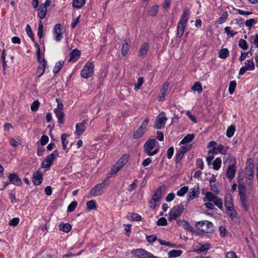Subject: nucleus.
<instances>
[{"label": "nucleus", "instance_id": "f257e3e1", "mask_svg": "<svg viewBox=\"0 0 258 258\" xmlns=\"http://www.w3.org/2000/svg\"><path fill=\"white\" fill-rule=\"evenodd\" d=\"M188 18L189 11L187 9H184L182 15L177 24L176 33L177 37L181 38L183 35Z\"/></svg>", "mask_w": 258, "mask_h": 258}, {"label": "nucleus", "instance_id": "f03ea898", "mask_svg": "<svg viewBox=\"0 0 258 258\" xmlns=\"http://www.w3.org/2000/svg\"><path fill=\"white\" fill-rule=\"evenodd\" d=\"M157 141L155 139L148 140L144 145V152L149 156H153L159 152V149L155 148Z\"/></svg>", "mask_w": 258, "mask_h": 258}, {"label": "nucleus", "instance_id": "7ed1b4c3", "mask_svg": "<svg viewBox=\"0 0 258 258\" xmlns=\"http://www.w3.org/2000/svg\"><path fill=\"white\" fill-rule=\"evenodd\" d=\"M238 194L240 198V201L241 203L242 207L245 211L248 209V206L246 203V200L248 198L250 191H248L245 186L243 183H239L238 185Z\"/></svg>", "mask_w": 258, "mask_h": 258}, {"label": "nucleus", "instance_id": "20e7f679", "mask_svg": "<svg viewBox=\"0 0 258 258\" xmlns=\"http://www.w3.org/2000/svg\"><path fill=\"white\" fill-rule=\"evenodd\" d=\"M163 191L162 187H159L154 192L151 200L148 203V207L151 209H155L159 206V202L163 197Z\"/></svg>", "mask_w": 258, "mask_h": 258}, {"label": "nucleus", "instance_id": "39448f33", "mask_svg": "<svg viewBox=\"0 0 258 258\" xmlns=\"http://www.w3.org/2000/svg\"><path fill=\"white\" fill-rule=\"evenodd\" d=\"M195 226L200 231L204 233H211L213 230V224L208 221H202L196 223Z\"/></svg>", "mask_w": 258, "mask_h": 258}, {"label": "nucleus", "instance_id": "423d86ee", "mask_svg": "<svg viewBox=\"0 0 258 258\" xmlns=\"http://www.w3.org/2000/svg\"><path fill=\"white\" fill-rule=\"evenodd\" d=\"M94 68L93 62H87L81 71V76L84 79L90 78L94 74Z\"/></svg>", "mask_w": 258, "mask_h": 258}, {"label": "nucleus", "instance_id": "0eeeda50", "mask_svg": "<svg viewBox=\"0 0 258 258\" xmlns=\"http://www.w3.org/2000/svg\"><path fill=\"white\" fill-rule=\"evenodd\" d=\"M184 207L182 204L174 206L169 213L168 220L171 221L179 217L183 213Z\"/></svg>", "mask_w": 258, "mask_h": 258}, {"label": "nucleus", "instance_id": "6e6552de", "mask_svg": "<svg viewBox=\"0 0 258 258\" xmlns=\"http://www.w3.org/2000/svg\"><path fill=\"white\" fill-rule=\"evenodd\" d=\"M149 122V119L147 117L142 122L141 125L135 132L133 135L134 138H139L144 134V133L147 131Z\"/></svg>", "mask_w": 258, "mask_h": 258}, {"label": "nucleus", "instance_id": "1a4fd4ad", "mask_svg": "<svg viewBox=\"0 0 258 258\" xmlns=\"http://www.w3.org/2000/svg\"><path fill=\"white\" fill-rule=\"evenodd\" d=\"M57 150L54 151L51 154L47 156L41 164V167L43 168H50L53 161L58 156Z\"/></svg>", "mask_w": 258, "mask_h": 258}, {"label": "nucleus", "instance_id": "9d476101", "mask_svg": "<svg viewBox=\"0 0 258 258\" xmlns=\"http://www.w3.org/2000/svg\"><path fill=\"white\" fill-rule=\"evenodd\" d=\"M219 153L222 155H224V157L223 158L224 164H225L228 160H231L232 159H234V162H235V160L230 154L227 153L229 147L228 146H224L222 144L218 145L217 148Z\"/></svg>", "mask_w": 258, "mask_h": 258}, {"label": "nucleus", "instance_id": "9b49d317", "mask_svg": "<svg viewBox=\"0 0 258 258\" xmlns=\"http://www.w3.org/2000/svg\"><path fill=\"white\" fill-rule=\"evenodd\" d=\"M167 120L165 113L164 112H161L156 118L154 127L157 129H161L164 126Z\"/></svg>", "mask_w": 258, "mask_h": 258}, {"label": "nucleus", "instance_id": "f8f14e48", "mask_svg": "<svg viewBox=\"0 0 258 258\" xmlns=\"http://www.w3.org/2000/svg\"><path fill=\"white\" fill-rule=\"evenodd\" d=\"M106 186V180H104L102 182L96 184L90 191V194L93 196H97L101 194L102 190Z\"/></svg>", "mask_w": 258, "mask_h": 258}, {"label": "nucleus", "instance_id": "ddd939ff", "mask_svg": "<svg viewBox=\"0 0 258 258\" xmlns=\"http://www.w3.org/2000/svg\"><path fill=\"white\" fill-rule=\"evenodd\" d=\"M63 27L60 24H56L53 29V35L55 40L59 42L63 38Z\"/></svg>", "mask_w": 258, "mask_h": 258}, {"label": "nucleus", "instance_id": "4468645a", "mask_svg": "<svg viewBox=\"0 0 258 258\" xmlns=\"http://www.w3.org/2000/svg\"><path fill=\"white\" fill-rule=\"evenodd\" d=\"M189 150V148L187 147L182 146L180 147L175 155V162L176 163L179 162L184 154Z\"/></svg>", "mask_w": 258, "mask_h": 258}, {"label": "nucleus", "instance_id": "2eb2a0df", "mask_svg": "<svg viewBox=\"0 0 258 258\" xmlns=\"http://www.w3.org/2000/svg\"><path fill=\"white\" fill-rule=\"evenodd\" d=\"M10 182L17 186H20L22 184V182L17 174L15 173L10 174L9 176Z\"/></svg>", "mask_w": 258, "mask_h": 258}, {"label": "nucleus", "instance_id": "dca6fc26", "mask_svg": "<svg viewBox=\"0 0 258 258\" xmlns=\"http://www.w3.org/2000/svg\"><path fill=\"white\" fill-rule=\"evenodd\" d=\"M235 164L234 163L228 166L226 172V176L229 179L232 180L235 177Z\"/></svg>", "mask_w": 258, "mask_h": 258}, {"label": "nucleus", "instance_id": "f3484780", "mask_svg": "<svg viewBox=\"0 0 258 258\" xmlns=\"http://www.w3.org/2000/svg\"><path fill=\"white\" fill-rule=\"evenodd\" d=\"M42 180V174L40 171H37L33 173L32 181L34 185H40L41 183Z\"/></svg>", "mask_w": 258, "mask_h": 258}, {"label": "nucleus", "instance_id": "a211bd4d", "mask_svg": "<svg viewBox=\"0 0 258 258\" xmlns=\"http://www.w3.org/2000/svg\"><path fill=\"white\" fill-rule=\"evenodd\" d=\"M85 124H86L85 120H83V122L76 124L75 134L77 136H81L84 132L86 129Z\"/></svg>", "mask_w": 258, "mask_h": 258}, {"label": "nucleus", "instance_id": "6ab92c4d", "mask_svg": "<svg viewBox=\"0 0 258 258\" xmlns=\"http://www.w3.org/2000/svg\"><path fill=\"white\" fill-rule=\"evenodd\" d=\"M200 194V191L198 186H195L190 189L188 193L187 200L191 201L196 198H198Z\"/></svg>", "mask_w": 258, "mask_h": 258}, {"label": "nucleus", "instance_id": "aec40b11", "mask_svg": "<svg viewBox=\"0 0 258 258\" xmlns=\"http://www.w3.org/2000/svg\"><path fill=\"white\" fill-rule=\"evenodd\" d=\"M169 84L168 82H165L163 84L161 90V94L158 97V101H161L165 99V96L167 93L169 88Z\"/></svg>", "mask_w": 258, "mask_h": 258}, {"label": "nucleus", "instance_id": "412c9836", "mask_svg": "<svg viewBox=\"0 0 258 258\" xmlns=\"http://www.w3.org/2000/svg\"><path fill=\"white\" fill-rule=\"evenodd\" d=\"M149 50V44L147 42L144 43L139 51V56L145 57Z\"/></svg>", "mask_w": 258, "mask_h": 258}, {"label": "nucleus", "instance_id": "4be33fe9", "mask_svg": "<svg viewBox=\"0 0 258 258\" xmlns=\"http://www.w3.org/2000/svg\"><path fill=\"white\" fill-rule=\"evenodd\" d=\"M224 205L226 209L234 207L233 198L230 194H227L225 197Z\"/></svg>", "mask_w": 258, "mask_h": 258}, {"label": "nucleus", "instance_id": "5701e85b", "mask_svg": "<svg viewBox=\"0 0 258 258\" xmlns=\"http://www.w3.org/2000/svg\"><path fill=\"white\" fill-rule=\"evenodd\" d=\"M42 64L38 67L37 71L36 72V75L38 77H40L44 73L45 71V68L47 63V61L45 59L42 60Z\"/></svg>", "mask_w": 258, "mask_h": 258}, {"label": "nucleus", "instance_id": "b1692460", "mask_svg": "<svg viewBox=\"0 0 258 258\" xmlns=\"http://www.w3.org/2000/svg\"><path fill=\"white\" fill-rule=\"evenodd\" d=\"M127 218L130 221H140L142 220V217L139 214L134 213H128Z\"/></svg>", "mask_w": 258, "mask_h": 258}, {"label": "nucleus", "instance_id": "393cba45", "mask_svg": "<svg viewBox=\"0 0 258 258\" xmlns=\"http://www.w3.org/2000/svg\"><path fill=\"white\" fill-rule=\"evenodd\" d=\"M130 48V44L127 40H124L122 43V48H121V54L123 56H125Z\"/></svg>", "mask_w": 258, "mask_h": 258}, {"label": "nucleus", "instance_id": "a878e982", "mask_svg": "<svg viewBox=\"0 0 258 258\" xmlns=\"http://www.w3.org/2000/svg\"><path fill=\"white\" fill-rule=\"evenodd\" d=\"M128 159V155L127 154L123 155L116 162L117 166L122 168L123 166L127 163Z\"/></svg>", "mask_w": 258, "mask_h": 258}, {"label": "nucleus", "instance_id": "bb28decb", "mask_svg": "<svg viewBox=\"0 0 258 258\" xmlns=\"http://www.w3.org/2000/svg\"><path fill=\"white\" fill-rule=\"evenodd\" d=\"M47 8L45 7V6L40 5L39 8L38 9V16L41 19H44L47 13Z\"/></svg>", "mask_w": 258, "mask_h": 258}, {"label": "nucleus", "instance_id": "cd10ccee", "mask_svg": "<svg viewBox=\"0 0 258 258\" xmlns=\"http://www.w3.org/2000/svg\"><path fill=\"white\" fill-rule=\"evenodd\" d=\"M56 117L57 118L58 122L59 124H63L64 122V114L63 111L54 110Z\"/></svg>", "mask_w": 258, "mask_h": 258}, {"label": "nucleus", "instance_id": "c85d7f7f", "mask_svg": "<svg viewBox=\"0 0 258 258\" xmlns=\"http://www.w3.org/2000/svg\"><path fill=\"white\" fill-rule=\"evenodd\" d=\"M59 228L60 230L68 233L70 232L72 229V226L70 224L67 223H60L59 224Z\"/></svg>", "mask_w": 258, "mask_h": 258}, {"label": "nucleus", "instance_id": "c756f323", "mask_svg": "<svg viewBox=\"0 0 258 258\" xmlns=\"http://www.w3.org/2000/svg\"><path fill=\"white\" fill-rule=\"evenodd\" d=\"M217 198V196H215L211 192L207 191L205 194V197L204 198L203 201L204 202H214Z\"/></svg>", "mask_w": 258, "mask_h": 258}, {"label": "nucleus", "instance_id": "7c9ffc66", "mask_svg": "<svg viewBox=\"0 0 258 258\" xmlns=\"http://www.w3.org/2000/svg\"><path fill=\"white\" fill-rule=\"evenodd\" d=\"M86 3V0H73L72 7L76 9L82 8Z\"/></svg>", "mask_w": 258, "mask_h": 258}, {"label": "nucleus", "instance_id": "2f4dec72", "mask_svg": "<svg viewBox=\"0 0 258 258\" xmlns=\"http://www.w3.org/2000/svg\"><path fill=\"white\" fill-rule=\"evenodd\" d=\"M179 225L181 226L184 229L190 232H193L194 231L193 227H191L189 223L186 221L182 220L180 222Z\"/></svg>", "mask_w": 258, "mask_h": 258}, {"label": "nucleus", "instance_id": "473e14b6", "mask_svg": "<svg viewBox=\"0 0 258 258\" xmlns=\"http://www.w3.org/2000/svg\"><path fill=\"white\" fill-rule=\"evenodd\" d=\"M199 247L197 250L201 252H204L208 251L211 247V245L208 243L205 244L199 243Z\"/></svg>", "mask_w": 258, "mask_h": 258}, {"label": "nucleus", "instance_id": "72a5a7b5", "mask_svg": "<svg viewBox=\"0 0 258 258\" xmlns=\"http://www.w3.org/2000/svg\"><path fill=\"white\" fill-rule=\"evenodd\" d=\"M194 137L195 136L193 134H188L180 141V144L188 143L194 139Z\"/></svg>", "mask_w": 258, "mask_h": 258}, {"label": "nucleus", "instance_id": "f704fd0d", "mask_svg": "<svg viewBox=\"0 0 258 258\" xmlns=\"http://www.w3.org/2000/svg\"><path fill=\"white\" fill-rule=\"evenodd\" d=\"M69 137V135L67 134H63L61 136V139L62 141V147L63 150H66L67 145L69 143V141L67 140V138Z\"/></svg>", "mask_w": 258, "mask_h": 258}, {"label": "nucleus", "instance_id": "c9c22d12", "mask_svg": "<svg viewBox=\"0 0 258 258\" xmlns=\"http://www.w3.org/2000/svg\"><path fill=\"white\" fill-rule=\"evenodd\" d=\"M226 210H227V213L228 215V216L230 217V218L232 220H233L234 219L237 215V212L234 209V207H232V208L226 209Z\"/></svg>", "mask_w": 258, "mask_h": 258}, {"label": "nucleus", "instance_id": "e433bc0d", "mask_svg": "<svg viewBox=\"0 0 258 258\" xmlns=\"http://www.w3.org/2000/svg\"><path fill=\"white\" fill-rule=\"evenodd\" d=\"M221 159L220 158H216L213 162V168L215 170H218L220 169L221 166Z\"/></svg>", "mask_w": 258, "mask_h": 258}, {"label": "nucleus", "instance_id": "4c0bfd02", "mask_svg": "<svg viewBox=\"0 0 258 258\" xmlns=\"http://www.w3.org/2000/svg\"><path fill=\"white\" fill-rule=\"evenodd\" d=\"M191 89L195 92L201 93L203 91V88L200 83L199 82H195L191 88Z\"/></svg>", "mask_w": 258, "mask_h": 258}, {"label": "nucleus", "instance_id": "58836bf2", "mask_svg": "<svg viewBox=\"0 0 258 258\" xmlns=\"http://www.w3.org/2000/svg\"><path fill=\"white\" fill-rule=\"evenodd\" d=\"M229 55V50L227 48H223L220 50L219 57L222 59L226 58Z\"/></svg>", "mask_w": 258, "mask_h": 258}, {"label": "nucleus", "instance_id": "ea45409f", "mask_svg": "<svg viewBox=\"0 0 258 258\" xmlns=\"http://www.w3.org/2000/svg\"><path fill=\"white\" fill-rule=\"evenodd\" d=\"M244 64L245 67L249 71H253L255 68L254 63L252 59L246 60Z\"/></svg>", "mask_w": 258, "mask_h": 258}, {"label": "nucleus", "instance_id": "a19ab883", "mask_svg": "<svg viewBox=\"0 0 258 258\" xmlns=\"http://www.w3.org/2000/svg\"><path fill=\"white\" fill-rule=\"evenodd\" d=\"M224 31L228 37H233L237 34V32L231 30L230 27L227 26L224 28Z\"/></svg>", "mask_w": 258, "mask_h": 258}, {"label": "nucleus", "instance_id": "79ce46f5", "mask_svg": "<svg viewBox=\"0 0 258 258\" xmlns=\"http://www.w3.org/2000/svg\"><path fill=\"white\" fill-rule=\"evenodd\" d=\"M182 251L180 250H172L168 252V256L169 257H175L180 256L181 254Z\"/></svg>", "mask_w": 258, "mask_h": 258}, {"label": "nucleus", "instance_id": "37998d69", "mask_svg": "<svg viewBox=\"0 0 258 258\" xmlns=\"http://www.w3.org/2000/svg\"><path fill=\"white\" fill-rule=\"evenodd\" d=\"M70 61L75 59L76 57H79L80 55V51L76 49H74L70 53Z\"/></svg>", "mask_w": 258, "mask_h": 258}, {"label": "nucleus", "instance_id": "c03bdc74", "mask_svg": "<svg viewBox=\"0 0 258 258\" xmlns=\"http://www.w3.org/2000/svg\"><path fill=\"white\" fill-rule=\"evenodd\" d=\"M63 64H64L63 61L60 60L58 62H56V63L55 64V65L53 68V72L55 74L58 73L59 72V71L61 70V69L62 68Z\"/></svg>", "mask_w": 258, "mask_h": 258}, {"label": "nucleus", "instance_id": "a18cd8bd", "mask_svg": "<svg viewBox=\"0 0 258 258\" xmlns=\"http://www.w3.org/2000/svg\"><path fill=\"white\" fill-rule=\"evenodd\" d=\"M10 143L11 145L14 147H17L20 145L22 144V141L19 138L15 139L14 138H11L10 140Z\"/></svg>", "mask_w": 258, "mask_h": 258}, {"label": "nucleus", "instance_id": "49530a36", "mask_svg": "<svg viewBox=\"0 0 258 258\" xmlns=\"http://www.w3.org/2000/svg\"><path fill=\"white\" fill-rule=\"evenodd\" d=\"M188 187L187 186L182 187L177 192V195L179 197L183 196L188 191Z\"/></svg>", "mask_w": 258, "mask_h": 258}, {"label": "nucleus", "instance_id": "de8ad7c7", "mask_svg": "<svg viewBox=\"0 0 258 258\" xmlns=\"http://www.w3.org/2000/svg\"><path fill=\"white\" fill-rule=\"evenodd\" d=\"M256 23L257 21L254 19H250L245 22V25L246 26L248 27L249 30H250L252 26L255 24Z\"/></svg>", "mask_w": 258, "mask_h": 258}, {"label": "nucleus", "instance_id": "09e8293b", "mask_svg": "<svg viewBox=\"0 0 258 258\" xmlns=\"http://www.w3.org/2000/svg\"><path fill=\"white\" fill-rule=\"evenodd\" d=\"M158 5H154L149 10V14L150 16L152 17H155L156 16L158 10Z\"/></svg>", "mask_w": 258, "mask_h": 258}, {"label": "nucleus", "instance_id": "8fccbe9b", "mask_svg": "<svg viewBox=\"0 0 258 258\" xmlns=\"http://www.w3.org/2000/svg\"><path fill=\"white\" fill-rule=\"evenodd\" d=\"M78 205L77 201L72 202L68 207L67 211L68 212H72L76 208Z\"/></svg>", "mask_w": 258, "mask_h": 258}, {"label": "nucleus", "instance_id": "3c124183", "mask_svg": "<svg viewBox=\"0 0 258 258\" xmlns=\"http://www.w3.org/2000/svg\"><path fill=\"white\" fill-rule=\"evenodd\" d=\"M235 126L233 125L230 126L226 132V136L227 137L230 138L232 137L234 135L235 132Z\"/></svg>", "mask_w": 258, "mask_h": 258}, {"label": "nucleus", "instance_id": "603ef678", "mask_svg": "<svg viewBox=\"0 0 258 258\" xmlns=\"http://www.w3.org/2000/svg\"><path fill=\"white\" fill-rule=\"evenodd\" d=\"M238 46L239 47H240L241 48H242L244 50H246L248 48L247 43L246 41L244 39H240L239 40V43H238Z\"/></svg>", "mask_w": 258, "mask_h": 258}, {"label": "nucleus", "instance_id": "864d4df0", "mask_svg": "<svg viewBox=\"0 0 258 258\" xmlns=\"http://www.w3.org/2000/svg\"><path fill=\"white\" fill-rule=\"evenodd\" d=\"M86 205L88 209H89V210H91L96 208V203L95 201L93 200H91L90 201L87 202L86 203Z\"/></svg>", "mask_w": 258, "mask_h": 258}, {"label": "nucleus", "instance_id": "5fc2aeb1", "mask_svg": "<svg viewBox=\"0 0 258 258\" xmlns=\"http://www.w3.org/2000/svg\"><path fill=\"white\" fill-rule=\"evenodd\" d=\"M236 86V83L235 81H233L230 82L228 90L230 94H232L234 92Z\"/></svg>", "mask_w": 258, "mask_h": 258}, {"label": "nucleus", "instance_id": "6e6d98bb", "mask_svg": "<svg viewBox=\"0 0 258 258\" xmlns=\"http://www.w3.org/2000/svg\"><path fill=\"white\" fill-rule=\"evenodd\" d=\"M227 12H225L224 13H223L222 14V15L221 16V17H220L218 20H217V22L219 24H222L224 22H225V21L227 20Z\"/></svg>", "mask_w": 258, "mask_h": 258}, {"label": "nucleus", "instance_id": "4d7b16f0", "mask_svg": "<svg viewBox=\"0 0 258 258\" xmlns=\"http://www.w3.org/2000/svg\"><path fill=\"white\" fill-rule=\"evenodd\" d=\"M144 83V79L143 77H140L138 80V83L135 84L134 85V89L135 90H137L139 89L141 86L143 85Z\"/></svg>", "mask_w": 258, "mask_h": 258}, {"label": "nucleus", "instance_id": "13d9d810", "mask_svg": "<svg viewBox=\"0 0 258 258\" xmlns=\"http://www.w3.org/2000/svg\"><path fill=\"white\" fill-rule=\"evenodd\" d=\"M121 168L116 164L114 165L111 170L110 175H115Z\"/></svg>", "mask_w": 258, "mask_h": 258}, {"label": "nucleus", "instance_id": "bf43d9fd", "mask_svg": "<svg viewBox=\"0 0 258 258\" xmlns=\"http://www.w3.org/2000/svg\"><path fill=\"white\" fill-rule=\"evenodd\" d=\"M157 225L159 226H165L167 225V220L164 217H161L157 221Z\"/></svg>", "mask_w": 258, "mask_h": 258}, {"label": "nucleus", "instance_id": "052dcab7", "mask_svg": "<svg viewBox=\"0 0 258 258\" xmlns=\"http://www.w3.org/2000/svg\"><path fill=\"white\" fill-rule=\"evenodd\" d=\"M39 106V102L38 100L34 101L31 105V110L35 111L38 110Z\"/></svg>", "mask_w": 258, "mask_h": 258}, {"label": "nucleus", "instance_id": "680f3d73", "mask_svg": "<svg viewBox=\"0 0 258 258\" xmlns=\"http://www.w3.org/2000/svg\"><path fill=\"white\" fill-rule=\"evenodd\" d=\"M196 165L197 167L201 170H203L204 168V164L202 159L199 158L196 160Z\"/></svg>", "mask_w": 258, "mask_h": 258}, {"label": "nucleus", "instance_id": "e2e57ef3", "mask_svg": "<svg viewBox=\"0 0 258 258\" xmlns=\"http://www.w3.org/2000/svg\"><path fill=\"white\" fill-rule=\"evenodd\" d=\"M214 203V204L217 206L219 209H222L223 208V203L221 199L217 198L215 200V201L213 202Z\"/></svg>", "mask_w": 258, "mask_h": 258}, {"label": "nucleus", "instance_id": "0e129e2a", "mask_svg": "<svg viewBox=\"0 0 258 258\" xmlns=\"http://www.w3.org/2000/svg\"><path fill=\"white\" fill-rule=\"evenodd\" d=\"M19 221L20 220L18 218H14L9 221V224L11 226L15 227L19 224Z\"/></svg>", "mask_w": 258, "mask_h": 258}, {"label": "nucleus", "instance_id": "69168bd1", "mask_svg": "<svg viewBox=\"0 0 258 258\" xmlns=\"http://www.w3.org/2000/svg\"><path fill=\"white\" fill-rule=\"evenodd\" d=\"M43 27L41 22L39 25L37 35L39 39H41L43 36Z\"/></svg>", "mask_w": 258, "mask_h": 258}, {"label": "nucleus", "instance_id": "338daca9", "mask_svg": "<svg viewBox=\"0 0 258 258\" xmlns=\"http://www.w3.org/2000/svg\"><path fill=\"white\" fill-rule=\"evenodd\" d=\"M49 138L46 135H43L41 137L40 142L42 146L45 145L48 142Z\"/></svg>", "mask_w": 258, "mask_h": 258}, {"label": "nucleus", "instance_id": "774afa93", "mask_svg": "<svg viewBox=\"0 0 258 258\" xmlns=\"http://www.w3.org/2000/svg\"><path fill=\"white\" fill-rule=\"evenodd\" d=\"M219 231L220 232V235L221 237H224L226 235L227 230L224 226H221L219 228Z\"/></svg>", "mask_w": 258, "mask_h": 258}]
</instances>
